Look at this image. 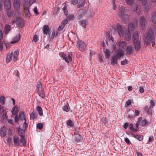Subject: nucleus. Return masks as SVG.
Instances as JSON below:
<instances>
[{
  "label": "nucleus",
  "mask_w": 156,
  "mask_h": 156,
  "mask_svg": "<svg viewBox=\"0 0 156 156\" xmlns=\"http://www.w3.org/2000/svg\"><path fill=\"white\" fill-rule=\"evenodd\" d=\"M4 7L7 10H9L11 7L10 0H4Z\"/></svg>",
  "instance_id": "nucleus-15"
},
{
  "label": "nucleus",
  "mask_w": 156,
  "mask_h": 156,
  "mask_svg": "<svg viewBox=\"0 0 156 156\" xmlns=\"http://www.w3.org/2000/svg\"><path fill=\"white\" fill-rule=\"evenodd\" d=\"M86 0H80L79 2L78 5V7L80 8L84 6Z\"/></svg>",
  "instance_id": "nucleus-34"
},
{
  "label": "nucleus",
  "mask_w": 156,
  "mask_h": 156,
  "mask_svg": "<svg viewBox=\"0 0 156 156\" xmlns=\"http://www.w3.org/2000/svg\"><path fill=\"white\" fill-rule=\"evenodd\" d=\"M140 114V111L138 110H136L135 111V113L134 114V116L136 117L139 115Z\"/></svg>",
  "instance_id": "nucleus-53"
},
{
  "label": "nucleus",
  "mask_w": 156,
  "mask_h": 156,
  "mask_svg": "<svg viewBox=\"0 0 156 156\" xmlns=\"http://www.w3.org/2000/svg\"><path fill=\"white\" fill-rule=\"evenodd\" d=\"M125 11V9L122 6L120 7L119 12V15L120 17H121L122 16L125 14H124Z\"/></svg>",
  "instance_id": "nucleus-23"
},
{
  "label": "nucleus",
  "mask_w": 156,
  "mask_h": 156,
  "mask_svg": "<svg viewBox=\"0 0 156 156\" xmlns=\"http://www.w3.org/2000/svg\"><path fill=\"white\" fill-rule=\"evenodd\" d=\"M66 124L69 127L73 128L74 127L73 122L71 120H68L66 122Z\"/></svg>",
  "instance_id": "nucleus-24"
},
{
  "label": "nucleus",
  "mask_w": 156,
  "mask_h": 156,
  "mask_svg": "<svg viewBox=\"0 0 156 156\" xmlns=\"http://www.w3.org/2000/svg\"><path fill=\"white\" fill-rule=\"evenodd\" d=\"M43 30L44 34H47L49 30V28L48 25H45L43 27Z\"/></svg>",
  "instance_id": "nucleus-25"
},
{
  "label": "nucleus",
  "mask_w": 156,
  "mask_h": 156,
  "mask_svg": "<svg viewBox=\"0 0 156 156\" xmlns=\"http://www.w3.org/2000/svg\"><path fill=\"white\" fill-rule=\"evenodd\" d=\"M122 51L121 50L119 51L118 53L115 54V55H117V56L118 57V59H120L121 57L124 55V52Z\"/></svg>",
  "instance_id": "nucleus-35"
},
{
  "label": "nucleus",
  "mask_w": 156,
  "mask_h": 156,
  "mask_svg": "<svg viewBox=\"0 0 156 156\" xmlns=\"http://www.w3.org/2000/svg\"><path fill=\"white\" fill-rule=\"evenodd\" d=\"M151 21L154 23L156 24V12H153L151 14Z\"/></svg>",
  "instance_id": "nucleus-22"
},
{
  "label": "nucleus",
  "mask_w": 156,
  "mask_h": 156,
  "mask_svg": "<svg viewBox=\"0 0 156 156\" xmlns=\"http://www.w3.org/2000/svg\"><path fill=\"white\" fill-rule=\"evenodd\" d=\"M128 62V61L126 59H125L124 61L121 62V64L122 65H125L127 64Z\"/></svg>",
  "instance_id": "nucleus-47"
},
{
  "label": "nucleus",
  "mask_w": 156,
  "mask_h": 156,
  "mask_svg": "<svg viewBox=\"0 0 156 156\" xmlns=\"http://www.w3.org/2000/svg\"><path fill=\"white\" fill-rule=\"evenodd\" d=\"M60 55L62 57L63 59L67 63H69L70 62L72 61V54H69L67 56L64 53L62 52L60 54Z\"/></svg>",
  "instance_id": "nucleus-6"
},
{
  "label": "nucleus",
  "mask_w": 156,
  "mask_h": 156,
  "mask_svg": "<svg viewBox=\"0 0 156 156\" xmlns=\"http://www.w3.org/2000/svg\"><path fill=\"white\" fill-rule=\"evenodd\" d=\"M37 113L33 111L32 113L30 114V116L31 119L34 120L35 119H36L37 117Z\"/></svg>",
  "instance_id": "nucleus-27"
},
{
  "label": "nucleus",
  "mask_w": 156,
  "mask_h": 156,
  "mask_svg": "<svg viewBox=\"0 0 156 156\" xmlns=\"http://www.w3.org/2000/svg\"><path fill=\"white\" fill-rule=\"evenodd\" d=\"M43 127V125L42 123H38L37 124V128L39 130L41 129Z\"/></svg>",
  "instance_id": "nucleus-45"
},
{
  "label": "nucleus",
  "mask_w": 156,
  "mask_h": 156,
  "mask_svg": "<svg viewBox=\"0 0 156 156\" xmlns=\"http://www.w3.org/2000/svg\"><path fill=\"white\" fill-rule=\"evenodd\" d=\"M139 35L138 32L136 31L133 36V41L134 44V47L136 51L140 50L141 48L140 42L139 40Z\"/></svg>",
  "instance_id": "nucleus-3"
},
{
  "label": "nucleus",
  "mask_w": 156,
  "mask_h": 156,
  "mask_svg": "<svg viewBox=\"0 0 156 156\" xmlns=\"http://www.w3.org/2000/svg\"><path fill=\"white\" fill-rule=\"evenodd\" d=\"M19 54V51L18 50L15 51L13 54V60L14 62H16L18 59V56Z\"/></svg>",
  "instance_id": "nucleus-20"
},
{
  "label": "nucleus",
  "mask_w": 156,
  "mask_h": 156,
  "mask_svg": "<svg viewBox=\"0 0 156 156\" xmlns=\"http://www.w3.org/2000/svg\"><path fill=\"white\" fill-rule=\"evenodd\" d=\"M126 51L128 55H131L134 51L132 46L131 45H128L127 46Z\"/></svg>",
  "instance_id": "nucleus-16"
},
{
  "label": "nucleus",
  "mask_w": 156,
  "mask_h": 156,
  "mask_svg": "<svg viewBox=\"0 0 156 156\" xmlns=\"http://www.w3.org/2000/svg\"><path fill=\"white\" fill-rule=\"evenodd\" d=\"M7 14L9 16H11L13 15V12L11 11H8L7 12Z\"/></svg>",
  "instance_id": "nucleus-51"
},
{
  "label": "nucleus",
  "mask_w": 156,
  "mask_h": 156,
  "mask_svg": "<svg viewBox=\"0 0 156 156\" xmlns=\"http://www.w3.org/2000/svg\"><path fill=\"white\" fill-rule=\"evenodd\" d=\"M82 138V136L81 135L76 134L75 136V140L76 142L78 143L81 141Z\"/></svg>",
  "instance_id": "nucleus-26"
},
{
  "label": "nucleus",
  "mask_w": 156,
  "mask_h": 156,
  "mask_svg": "<svg viewBox=\"0 0 156 156\" xmlns=\"http://www.w3.org/2000/svg\"><path fill=\"white\" fill-rule=\"evenodd\" d=\"M38 40V36L37 35H34L33 37V41L35 42H36Z\"/></svg>",
  "instance_id": "nucleus-48"
},
{
  "label": "nucleus",
  "mask_w": 156,
  "mask_h": 156,
  "mask_svg": "<svg viewBox=\"0 0 156 156\" xmlns=\"http://www.w3.org/2000/svg\"><path fill=\"white\" fill-rule=\"evenodd\" d=\"M34 13L36 14V15H38L39 14L38 10L36 7H35L34 8Z\"/></svg>",
  "instance_id": "nucleus-58"
},
{
  "label": "nucleus",
  "mask_w": 156,
  "mask_h": 156,
  "mask_svg": "<svg viewBox=\"0 0 156 156\" xmlns=\"http://www.w3.org/2000/svg\"><path fill=\"white\" fill-rule=\"evenodd\" d=\"M36 90L39 96L42 98H45V94L44 89L40 82L38 81L36 85Z\"/></svg>",
  "instance_id": "nucleus-4"
},
{
  "label": "nucleus",
  "mask_w": 156,
  "mask_h": 156,
  "mask_svg": "<svg viewBox=\"0 0 156 156\" xmlns=\"http://www.w3.org/2000/svg\"><path fill=\"white\" fill-rule=\"evenodd\" d=\"M64 28V26L62 25H61L60 26L58 27V29L59 31H60L61 30H63Z\"/></svg>",
  "instance_id": "nucleus-62"
},
{
  "label": "nucleus",
  "mask_w": 156,
  "mask_h": 156,
  "mask_svg": "<svg viewBox=\"0 0 156 156\" xmlns=\"http://www.w3.org/2000/svg\"><path fill=\"white\" fill-rule=\"evenodd\" d=\"M3 48V44L2 41H0V51H2Z\"/></svg>",
  "instance_id": "nucleus-61"
},
{
  "label": "nucleus",
  "mask_w": 156,
  "mask_h": 156,
  "mask_svg": "<svg viewBox=\"0 0 156 156\" xmlns=\"http://www.w3.org/2000/svg\"><path fill=\"white\" fill-rule=\"evenodd\" d=\"M36 109L38 112L39 115L41 116H42L43 112L42 108L40 106H37V107Z\"/></svg>",
  "instance_id": "nucleus-33"
},
{
  "label": "nucleus",
  "mask_w": 156,
  "mask_h": 156,
  "mask_svg": "<svg viewBox=\"0 0 156 156\" xmlns=\"http://www.w3.org/2000/svg\"><path fill=\"white\" fill-rule=\"evenodd\" d=\"M131 135H132V136L137 139L139 141H142L143 139V136L142 135H140L138 134H134L133 133H131Z\"/></svg>",
  "instance_id": "nucleus-17"
},
{
  "label": "nucleus",
  "mask_w": 156,
  "mask_h": 156,
  "mask_svg": "<svg viewBox=\"0 0 156 156\" xmlns=\"http://www.w3.org/2000/svg\"><path fill=\"white\" fill-rule=\"evenodd\" d=\"M18 109L17 107H15L13 108L12 110V113L13 115L16 114L17 112Z\"/></svg>",
  "instance_id": "nucleus-40"
},
{
  "label": "nucleus",
  "mask_w": 156,
  "mask_h": 156,
  "mask_svg": "<svg viewBox=\"0 0 156 156\" xmlns=\"http://www.w3.org/2000/svg\"><path fill=\"white\" fill-rule=\"evenodd\" d=\"M127 44L124 41H120L119 42V49L122 50H124L125 49Z\"/></svg>",
  "instance_id": "nucleus-13"
},
{
  "label": "nucleus",
  "mask_w": 156,
  "mask_h": 156,
  "mask_svg": "<svg viewBox=\"0 0 156 156\" xmlns=\"http://www.w3.org/2000/svg\"><path fill=\"white\" fill-rule=\"evenodd\" d=\"M154 33L151 28H148L147 30L146 33L144 35L145 42L146 44L148 45L152 43L153 47L155 44V42L153 40Z\"/></svg>",
  "instance_id": "nucleus-2"
},
{
  "label": "nucleus",
  "mask_w": 156,
  "mask_h": 156,
  "mask_svg": "<svg viewBox=\"0 0 156 156\" xmlns=\"http://www.w3.org/2000/svg\"><path fill=\"white\" fill-rule=\"evenodd\" d=\"M76 45L79 50L82 51H84L86 47L85 42L80 40L77 41Z\"/></svg>",
  "instance_id": "nucleus-5"
},
{
  "label": "nucleus",
  "mask_w": 156,
  "mask_h": 156,
  "mask_svg": "<svg viewBox=\"0 0 156 156\" xmlns=\"http://www.w3.org/2000/svg\"><path fill=\"white\" fill-rule=\"evenodd\" d=\"M70 108L69 105L68 104H67V105H65L63 107L62 109L64 111L68 112L69 111V110L70 109Z\"/></svg>",
  "instance_id": "nucleus-38"
},
{
  "label": "nucleus",
  "mask_w": 156,
  "mask_h": 156,
  "mask_svg": "<svg viewBox=\"0 0 156 156\" xmlns=\"http://www.w3.org/2000/svg\"><path fill=\"white\" fill-rule=\"evenodd\" d=\"M68 19H66L65 20H63L62 23V25L64 26L65 27V26L68 23Z\"/></svg>",
  "instance_id": "nucleus-49"
},
{
  "label": "nucleus",
  "mask_w": 156,
  "mask_h": 156,
  "mask_svg": "<svg viewBox=\"0 0 156 156\" xmlns=\"http://www.w3.org/2000/svg\"><path fill=\"white\" fill-rule=\"evenodd\" d=\"M5 100V97L3 95L1 96L0 98V103L2 105L4 104Z\"/></svg>",
  "instance_id": "nucleus-42"
},
{
  "label": "nucleus",
  "mask_w": 156,
  "mask_h": 156,
  "mask_svg": "<svg viewBox=\"0 0 156 156\" xmlns=\"http://www.w3.org/2000/svg\"><path fill=\"white\" fill-rule=\"evenodd\" d=\"M16 22L19 27H22L24 26V20L21 18H18L16 20Z\"/></svg>",
  "instance_id": "nucleus-12"
},
{
  "label": "nucleus",
  "mask_w": 156,
  "mask_h": 156,
  "mask_svg": "<svg viewBox=\"0 0 156 156\" xmlns=\"http://www.w3.org/2000/svg\"><path fill=\"white\" fill-rule=\"evenodd\" d=\"M15 122H17L19 120V117L18 115H16L15 117Z\"/></svg>",
  "instance_id": "nucleus-59"
},
{
  "label": "nucleus",
  "mask_w": 156,
  "mask_h": 156,
  "mask_svg": "<svg viewBox=\"0 0 156 156\" xmlns=\"http://www.w3.org/2000/svg\"><path fill=\"white\" fill-rule=\"evenodd\" d=\"M74 18V16L73 15H70L69 16H68L66 19H68V20H70L72 19H73Z\"/></svg>",
  "instance_id": "nucleus-55"
},
{
  "label": "nucleus",
  "mask_w": 156,
  "mask_h": 156,
  "mask_svg": "<svg viewBox=\"0 0 156 156\" xmlns=\"http://www.w3.org/2000/svg\"><path fill=\"white\" fill-rule=\"evenodd\" d=\"M125 142L128 145H129L131 144V142L129 140L128 138H126L124 139Z\"/></svg>",
  "instance_id": "nucleus-52"
},
{
  "label": "nucleus",
  "mask_w": 156,
  "mask_h": 156,
  "mask_svg": "<svg viewBox=\"0 0 156 156\" xmlns=\"http://www.w3.org/2000/svg\"><path fill=\"white\" fill-rule=\"evenodd\" d=\"M82 26L84 28L86 27L87 21L86 20H83L80 21Z\"/></svg>",
  "instance_id": "nucleus-41"
},
{
  "label": "nucleus",
  "mask_w": 156,
  "mask_h": 156,
  "mask_svg": "<svg viewBox=\"0 0 156 156\" xmlns=\"http://www.w3.org/2000/svg\"><path fill=\"white\" fill-rule=\"evenodd\" d=\"M13 5L14 8L16 10L20 9L21 6L20 0H14L13 3Z\"/></svg>",
  "instance_id": "nucleus-11"
},
{
  "label": "nucleus",
  "mask_w": 156,
  "mask_h": 156,
  "mask_svg": "<svg viewBox=\"0 0 156 156\" xmlns=\"http://www.w3.org/2000/svg\"><path fill=\"white\" fill-rule=\"evenodd\" d=\"M127 5H132L134 2V0H125Z\"/></svg>",
  "instance_id": "nucleus-43"
},
{
  "label": "nucleus",
  "mask_w": 156,
  "mask_h": 156,
  "mask_svg": "<svg viewBox=\"0 0 156 156\" xmlns=\"http://www.w3.org/2000/svg\"><path fill=\"white\" fill-rule=\"evenodd\" d=\"M20 145L21 146H23L25 145L26 144V140L24 138V136L21 137V140Z\"/></svg>",
  "instance_id": "nucleus-31"
},
{
  "label": "nucleus",
  "mask_w": 156,
  "mask_h": 156,
  "mask_svg": "<svg viewBox=\"0 0 156 156\" xmlns=\"http://www.w3.org/2000/svg\"><path fill=\"white\" fill-rule=\"evenodd\" d=\"M23 129H21L20 128L18 129V133L20 137H23V136H24V130L26 129H23L24 127L23 126Z\"/></svg>",
  "instance_id": "nucleus-30"
},
{
  "label": "nucleus",
  "mask_w": 156,
  "mask_h": 156,
  "mask_svg": "<svg viewBox=\"0 0 156 156\" xmlns=\"http://www.w3.org/2000/svg\"><path fill=\"white\" fill-rule=\"evenodd\" d=\"M150 107L151 108H152L154 106V103L153 101L151 100L150 101Z\"/></svg>",
  "instance_id": "nucleus-54"
},
{
  "label": "nucleus",
  "mask_w": 156,
  "mask_h": 156,
  "mask_svg": "<svg viewBox=\"0 0 156 156\" xmlns=\"http://www.w3.org/2000/svg\"><path fill=\"white\" fill-rule=\"evenodd\" d=\"M55 30H53L52 32V34L51 35H50L49 36V38L51 39H53L54 37H55Z\"/></svg>",
  "instance_id": "nucleus-50"
},
{
  "label": "nucleus",
  "mask_w": 156,
  "mask_h": 156,
  "mask_svg": "<svg viewBox=\"0 0 156 156\" xmlns=\"http://www.w3.org/2000/svg\"><path fill=\"white\" fill-rule=\"evenodd\" d=\"M119 35L120 37H122L124 35V28L119 23L117 24L116 27Z\"/></svg>",
  "instance_id": "nucleus-7"
},
{
  "label": "nucleus",
  "mask_w": 156,
  "mask_h": 156,
  "mask_svg": "<svg viewBox=\"0 0 156 156\" xmlns=\"http://www.w3.org/2000/svg\"><path fill=\"white\" fill-rule=\"evenodd\" d=\"M24 12L26 16H28L30 15L29 8L27 7H25L24 9Z\"/></svg>",
  "instance_id": "nucleus-37"
},
{
  "label": "nucleus",
  "mask_w": 156,
  "mask_h": 156,
  "mask_svg": "<svg viewBox=\"0 0 156 156\" xmlns=\"http://www.w3.org/2000/svg\"><path fill=\"white\" fill-rule=\"evenodd\" d=\"M147 21L144 16H141L140 20V26L143 30H144L146 27Z\"/></svg>",
  "instance_id": "nucleus-9"
},
{
  "label": "nucleus",
  "mask_w": 156,
  "mask_h": 156,
  "mask_svg": "<svg viewBox=\"0 0 156 156\" xmlns=\"http://www.w3.org/2000/svg\"><path fill=\"white\" fill-rule=\"evenodd\" d=\"M154 140V137L153 136H150L149 138V139L148 140V142L147 144L148 143L152 142Z\"/></svg>",
  "instance_id": "nucleus-56"
},
{
  "label": "nucleus",
  "mask_w": 156,
  "mask_h": 156,
  "mask_svg": "<svg viewBox=\"0 0 156 156\" xmlns=\"http://www.w3.org/2000/svg\"><path fill=\"white\" fill-rule=\"evenodd\" d=\"M144 88L142 87H140L139 88V91L141 93H143L144 92Z\"/></svg>",
  "instance_id": "nucleus-64"
},
{
  "label": "nucleus",
  "mask_w": 156,
  "mask_h": 156,
  "mask_svg": "<svg viewBox=\"0 0 156 156\" xmlns=\"http://www.w3.org/2000/svg\"><path fill=\"white\" fill-rule=\"evenodd\" d=\"M13 142L14 143V146L15 147H17L19 145H20V140L19 137L16 136H14Z\"/></svg>",
  "instance_id": "nucleus-14"
},
{
  "label": "nucleus",
  "mask_w": 156,
  "mask_h": 156,
  "mask_svg": "<svg viewBox=\"0 0 156 156\" xmlns=\"http://www.w3.org/2000/svg\"><path fill=\"white\" fill-rule=\"evenodd\" d=\"M78 2V0H71V3L74 5L77 4Z\"/></svg>",
  "instance_id": "nucleus-57"
},
{
  "label": "nucleus",
  "mask_w": 156,
  "mask_h": 156,
  "mask_svg": "<svg viewBox=\"0 0 156 156\" xmlns=\"http://www.w3.org/2000/svg\"><path fill=\"white\" fill-rule=\"evenodd\" d=\"M10 25L7 24L5 27V34H7L11 30Z\"/></svg>",
  "instance_id": "nucleus-32"
},
{
  "label": "nucleus",
  "mask_w": 156,
  "mask_h": 156,
  "mask_svg": "<svg viewBox=\"0 0 156 156\" xmlns=\"http://www.w3.org/2000/svg\"><path fill=\"white\" fill-rule=\"evenodd\" d=\"M104 51L105 55L106 58L108 59L110 57V54L109 50L107 49H104Z\"/></svg>",
  "instance_id": "nucleus-29"
},
{
  "label": "nucleus",
  "mask_w": 156,
  "mask_h": 156,
  "mask_svg": "<svg viewBox=\"0 0 156 156\" xmlns=\"http://www.w3.org/2000/svg\"><path fill=\"white\" fill-rule=\"evenodd\" d=\"M12 139L10 137H8L7 139V141L9 146L12 143Z\"/></svg>",
  "instance_id": "nucleus-46"
},
{
  "label": "nucleus",
  "mask_w": 156,
  "mask_h": 156,
  "mask_svg": "<svg viewBox=\"0 0 156 156\" xmlns=\"http://www.w3.org/2000/svg\"><path fill=\"white\" fill-rule=\"evenodd\" d=\"M117 55L115 54L112 57V65L114 66L115 64H116L118 63L117 60L118 59V57L117 56Z\"/></svg>",
  "instance_id": "nucleus-19"
},
{
  "label": "nucleus",
  "mask_w": 156,
  "mask_h": 156,
  "mask_svg": "<svg viewBox=\"0 0 156 156\" xmlns=\"http://www.w3.org/2000/svg\"><path fill=\"white\" fill-rule=\"evenodd\" d=\"M19 118L21 120H24V122L23 125V129H26L27 126V124L26 123V119L25 117L24 113L23 112H21L19 114Z\"/></svg>",
  "instance_id": "nucleus-8"
},
{
  "label": "nucleus",
  "mask_w": 156,
  "mask_h": 156,
  "mask_svg": "<svg viewBox=\"0 0 156 156\" xmlns=\"http://www.w3.org/2000/svg\"><path fill=\"white\" fill-rule=\"evenodd\" d=\"M20 36L19 35H17L14 37L12 41H11L10 43L14 44L17 42L19 40Z\"/></svg>",
  "instance_id": "nucleus-28"
},
{
  "label": "nucleus",
  "mask_w": 156,
  "mask_h": 156,
  "mask_svg": "<svg viewBox=\"0 0 156 156\" xmlns=\"http://www.w3.org/2000/svg\"><path fill=\"white\" fill-rule=\"evenodd\" d=\"M121 18H122V22L125 23H127L129 20V17L127 14H125Z\"/></svg>",
  "instance_id": "nucleus-18"
},
{
  "label": "nucleus",
  "mask_w": 156,
  "mask_h": 156,
  "mask_svg": "<svg viewBox=\"0 0 156 156\" xmlns=\"http://www.w3.org/2000/svg\"><path fill=\"white\" fill-rule=\"evenodd\" d=\"M4 109L3 107L0 105V114L4 112Z\"/></svg>",
  "instance_id": "nucleus-60"
},
{
  "label": "nucleus",
  "mask_w": 156,
  "mask_h": 156,
  "mask_svg": "<svg viewBox=\"0 0 156 156\" xmlns=\"http://www.w3.org/2000/svg\"><path fill=\"white\" fill-rule=\"evenodd\" d=\"M129 129L130 130L134 132H136L137 131V129H135L134 128L133 125L132 124H130L129 125Z\"/></svg>",
  "instance_id": "nucleus-44"
},
{
  "label": "nucleus",
  "mask_w": 156,
  "mask_h": 156,
  "mask_svg": "<svg viewBox=\"0 0 156 156\" xmlns=\"http://www.w3.org/2000/svg\"><path fill=\"white\" fill-rule=\"evenodd\" d=\"M140 6L139 5H136V12L138 15H139L140 14L141 10Z\"/></svg>",
  "instance_id": "nucleus-39"
},
{
  "label": "nucleus",
  "mask_w": 156,
  "mask_h": 156,
  "mask_svg": "<svg viewBox=\"0 0 156 156\" xmlns=\"http://www.w3.org/2000/svg\"><path fill=\"white\" fill-rule=\"evenodd\" d=\"M13 55L12 52L9 53L7 55L6 62H9L12 59V57Z\"/></svg>",
  "instance_id": "nucleus-21"
},
{
  "label": "nucleus",
  "mask_w": 156,
  "mask_h": 156,
  "mask_svg": "<svg viewBox=\"0 0 156 156\" xmlns=\"http://www.w3.org/2000/svg\"><path fill=\"white\" fill-rule=\"evenodd\" d=\"M148 123V122L146 119L143 120L140 122V125L142 126H145Z\"/></svg>",
  "instance_id": "nucleus-36"
},
{
  "label": "nucleus",
  "mask_w": 156,
  "mask_h": 156,
  "mask_svg": "<svg viewBox=\"0 0 156 156\" xmlns=\"http://www.w3.org/2000/svg\"><path fill=\"white\" fill-rule=\"evenodd\" d=\"M7 129L5 126L2 127L0 130V134L1 136L5 137L7 134Z\"/></svg>",
  "instance_id": "nucleus-10"
},
{
  "label": "nucleus",
  "mask_w": 156,
  "mask_h": 156,
  "mask_svg": "<svg viewBox=\"0 0 156 156\" xmlns=\"http://www.w3.org/2000/svg\"><path fill=\"white\" fill-rule=\"evenodd\" d=\"M138 24V20L136 19L133 23H129L128 30L125 32V37L126 40L129 41L131 39V33L134 30V28L137 27Z\"/></svg>",
  "instance_id": "nucleus-1"
},
{
  "label": "nucleus",
  "mask_w": 156,
  "mask_h": 156,
  "mask_svg": "<svg viewBox=\"0 0 156 156\" xmlns=\"http://www.w3.org/2000/svg\"><path fill=\"white\" fill-rule=\"evenodd\" d=\"M129 123H125L124 125H123V127L125 129H126L129 126Z\"/></svg>",
  "instance_id": "nucleus-63"
}]
</instances>
